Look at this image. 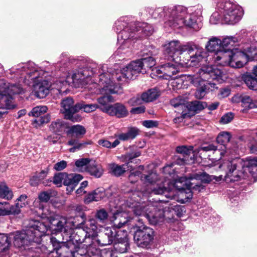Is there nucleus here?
Listing matches in <instances>:
<instances>
[{"label":"nucleus","instance_id":"obj_59","mask_svg":"<svg viewBox=\"0 0 257 257\" xmlns=\"http://www.w3.org/2000/svg\"><path fill=\"white\" fill-rule=\"evenodd\" d=\"M66 176V173H56L53 177V183L55 185L61 186V184L64 183V177Z\"/></svg>","mask_w":257,"mask_h":257},{"label":"nucleus","instance_id":"obj_46","mask_svg":"<svg viewBox=\"0 0 257 257\" xmlns=\"http://www.w3.org/2000/svg\"><path fill=\"white\" fill-rule=\"evenodd\" d=\"M241 106L248 109L257 107V101L253 100L248 95L242 94Z\"/></svg>","mask_w":257,"mask_h":257},{"label":"nucleus","instance_id":"obj_52","mask_svg":"<svg viewBox=\"0 0 257 257\" xmlns=\"http://www.w3.org/2000/svg\"><path fill=\"white\" fill-rule=\"evenodd\" d=\"M48 108L46 106H37L34 107L29 113V116L39 117L47 111Z\"/></svg>","mask_w":257,"mask_h":257},{"label":"nucleus","instance_id":"obj_17","mask_svg":"<svg viewBox=\"0 0 257 257\" xmlns=\"http://www.w3.org/2000/svg\"><path fill=\"white\" fill-rule=\"evenodd\" d=\"M121 232V231H116L115 229L111 227H107L104 228V230L99 235L97 234V236L92 242V247H95L98 250V252L96 254L93 252L92 253L95 257H100V250L99 246H106L111 244L116 239L117 235H118V233ZM89 252L91 253V251H89Z\"/></svg>","mask_w":257,"mask_h":257},{"label":"nucleus","instance_id":"obj_54","mask_svg":"<svg viewBox=\"0 0 257 257\" xmlns=\"http://www.w3.org/2000/svg\"><path fill=\"white\" fill-rule=\"evenodd\" d=\"M95 216L100 223H105L108 220V214L106 210L102 208L96 211Z\"/></svg>","mask_w":257,"mask_h":257},{"label":"nucleus","instance_id":"obj_19","mask_svg":"<svg viewBox=\"0 0 257 257\" xmlns=\"http://www.w3.org/2000/svg\"><path fill=\"white\" fill-rule=\"evenodd\" d=\"M231 52V67L241 68L250 60V52H251V44H246L241 48H236L230 50Z\"/></svg>","mask_w":257,"mask_h":257},{"label":"nucleus","instance_id":"obj_38","mask_svg":"<svg viewBox=\"0 0 257 257\" xmlns=\"http://www.w3.org/2000/svg\"><path fill=\"white\" fill-rule=\"evenodd\" d=\"M146 55L148 56L146 57L145 53H144L142 55L143 58L140 59L142 63L143 71L145 72V73H147L150 69L156 65V60L152 56V54H147Z\"/></svg>","mask_w":257,"mask_h":257},{"label":"nucleus","instance_id":"obj_42","mask_svg":"<svg viewBox=\"0 0 257 257\" xmlns=\"http://www.w3.org/2000/svg\"><path fill=\"white\" fill-rule=\"evenodd\" d=\"M231 136L229 133L226 132H222L219 133L216 138V142L217 143L222 145L221 147V150L223 149L224 151H226L227 153L225 154V156L228 155V151L225 150L226 149L225 145L230 141Z\"/></svg>","mask_w":257,"mask_h":257},{"label":"nucleus","instance_id":"obj_3","mask_svg":"<svg viewBox=\"0 0 257 257\" xmlns=\"http://www.w3.org/2000/svg\"><path fill=\"white\" fill-rule=\"evenodd\" d=\"M164 47V53L168 56L169 60H175L177 59L175 55H180L179 61L189 65H195L203 58L202 50L197 49L195 45H181L179 41H172L166 44Z\"/></svg>","mask_w":257,"mask_h":257},{"label":"nucleus","instance_id":"obj_20","mask_svg":"<svg viewBox=\"0 0 257 257\" xmlns=\"http://www.w3.org/2000/svg\"><path fill=\"white\" fill-rule=\"evenodd\" d=\"M61 111L64 114L65 118L73 122L81 121L82 117L76 114L80 110V103L74 104L72 98L67 97L62 100L61 102Z\"/></svg>","mask_w":257,"mask_h":257},{"label":"nucleus","instance_id":"obj_27","mask_svg":"<svg viewBox=\"0 0 257 257\" xmlns=\"http://www.w3.org/2000/svg\"><path fill=\"white\" fill-rule=\"evenodd\" d=\"M105 112L109 115L115 116L118 118L125 117L128 114L126 107L120 103L110 104L109 108L105 109Z\"/></svg>","mask_w":257,"mask_h":257},{"label":"nucleus","instance_id":"obj_55","mask_svg":"<svg viewBox=\"0 0 257 257\" xmlns=\"http://www.w3.org/2000/svg\"><path fill=\"white\" fill-rule=\"evenodd\" d=\"M97 143L99 146H101L103 147L111 149L115 148L117 146H118L120 142L117 139L115 140L112 143H111L108 140H107L104 139H102L99 140Z\"/></svg>","mask_w":257,"mask_h":257},{"label":"nucleus","instance_id":"obj_33","mask_svg":"<svg viewBox=\"0 0 257 257\" xmlns=\"http://www.w3.org/2000/svg\"><path fill=\"white\" fill-rule=\"evenodd\" d=\"M165 212L167 213L168 221L171 222L174 220V215L178 217L183 215L184 207L178 204H170L169 206H167V209L165 210Z\"/></svg>","mask_w":257,"mask_h":257},{"label":"nucleus","instance_id":"obj_44","mask_svg":"<svg viewBox=\"0 0 257 257\" xmlns=\"http://www.w3.org/2000/svg\"><path fill=\"white\" fill-rule=\"evenodd\" d=\"M242 78L249 89L257 90V76H254L250 74L245 75Z\"/></svg>","mask_w":257,"mask_h":257},{"label":"nucleus","instance_id":"obj_61","mask_svg":"<svg viewBox=\"0 0 257 257\" xmlns=\"http://www.w3.org/2000/svg\"><path fill=\"white\" fill-rule=\"evenodd\" d=\"M80 109H83L84 111L86 112H91L99 108V106L97 104H80Z\"/></svg>","mask_w":257,"mask_h":257},{"label":"nucleus","instance_id":"obj_29","mask_svg":"<svg viewBox=\"0 0 257 257\" xmlns=\"http://www.w3.org/2000/svg\"><path fill=\"white\" fill-rule=\"evenodd\" d=\"M193 147L191 146L187 147L186 146H178L176 148V151L178 154L182 155L183 158H179L176 161V164L181 165L188 163L189 158L191 154L193 153Z\"/></svg>","mask_w":257,"mask_h":257},{"label":"nucleus","instance_id":"obj_36","mask_svg":"<svg viewBox=\"0 0 257 257\" xmlns=\"http://www.w3.org/2000/svg\"><path fill=\"white\" fill-rule=\"evenodd\" d=\"M160 91L157 88L150 89L141 95L142 100L146 102H149L156 99L160 95Z\"/></svg>","mask_w":257,"mask_h":257},{"label":"nucleus","instance_id":"obj_10","mask_svg":"<svg viewBox=\"0 0 257 257\" xmlns=\"http://www.w3.org/2000/svg\"><path fill=\"white\" fill-rule=\"evenodd\" d=\"M225 78L223 71L216 65L203 66L199 70L198 74L193 76L188 75L187 77V80L196 86L201 85L202 81H207L209 84H211L209 81L210 79L221 83Z\"/></svg>","mask_w":257,"mask_h":257},{"label":"nucleus","instance_id":"obj_13","mask_svg":"<svg viewBox=\"0 0 257 257\" xmlns=\"http://www.w3.org/2000/svg\"><path fill=\"white\" fill-rule=\"evenodd\" d=\"M22 91L23 89L19 84L6 83L3 80H0V105L7 109L14 108L15 104L12 95L19 94Z\"/></svg>","mask_w":257,"mask_h":257},{"label":"nucleus","instance_id":"obj_18","mask_svg":"<svg viewBox=\"0 0 257 257\" xmlns=\"http://www.w3.org/2000/svg\"><path fill=\"white\" fill-rule=\"evenodd\" d=\"M79 226L85 232V235L86 236V242L89 246V251H91L95 254L98 253V250L95 247H92V246H91L94 238L97 236L98 227L96 220L93 218L88 220L85 219Z\"/></svg>","mask_w":257,"mask_h":257},{"label":"nucleus","instance_id":"obj_45","mask_svg":"<svg viewBox=\"0 0 257 257\" xmlns=\"http://www.w3.org/2000/svg\"><path fill=\"white\" fill-rule=\"evenodd\" d=\"M83 177L79 174H68L64 177V185L67 186L69 185H77L78 182L82 179Z\"/></svg>","mask_w":257,"mask_h":257},{"label":"nucleus","instance_id":"obj_34","mask_svg":"<svg viewBox=\"0 0 257 257\" xmlns=\"http://www.w3.org/2000/svg\"><path fill=\"white\" fill-rule=\"evenodd\" d=\"M68 136L71 137H75L77 139H81L86 133V130L84 126L80 125H74L69 126L68 130L66 131Z\"/></svg>","mask_w":257,"mask_h":257},{"label":"nucleus","instance_id":"obj_39","mask_svg":"<svg viewBox=\"0 0 257 257\" xmlns=\"http://www.w3.org/2000/svg\"><path fill=\"white\" fill-rule=\"evenodd\" d=\"M139 130L136 127H131L125 133H121L117 135H115V137H117L119 140L122 141H126L134 139L138 135Z\"/></svg>","mask_w":257,"mask_h":257},{"label":"nucleus","instance_id":"obj_16","mask_svg":"<svg viewBox=\"0 0 257 257\" xmlns=\"http://www.w3.org/2000/svg\"><path fill=\"white\" fill-rule=\"evenodd\" d=\"M95 63H91L85 68H80L77 72L70 75L71 83H76L78 86H84L91 80V76L98 73V69Z\"/></svg>","mask_w":257,"mask_h":257},{"label":"nucleus","instance_id":"obj_53","mask_svg":"<svg viewBox=\"0 0 257 257\" xmlns=\"http://www.w3.org/2000/svg\"><path fill=\"white\" fill-rule=\"evenodd\" d=\"M50 120V115L46 114L32 121V124L35 127H39L45 123H47Z\"/></svg>","mask_w":257,"mask_h":257},{"label":"nucleus","instance_id":"obj_15","mask_svg":"<svg viewBox=\"0 0 257 257\" xmlns=\"http://www.w3.org/2000/svg\"><path fill=\"white\" fill-rule=\"evenodd\" d=\"M171 60L161 65L159 68L153 69L151 74L152 77H158L167 80L176 78V76H174L179 73L181 68L180 65L184 63L177 59Z\"/></svg>","mask_w":257,"mask_h":257},{"label":"nucleus","instance_id":"obj_23","mask_svg":"<svg viewBox=\"0 0 257 257\" xmlns=\"http://www.w3.org/2000/svg\"><path fill=\"white\" fill-rule=\"evenodd\" d=\"M124 71V67L120 71H114L111 68L108 70V68L106 65H102L98 67V76L101 73L105 74V78L109 79L111 84L114 87L116 86H119L120 87V82L123 81V79H127L126 76L124 75L125 72Z\"/></svg>","mask_w":257,"mask_h":257},{"label":"nucleus","instance_id":"obj_40","mask_svg":"<svg viewBox=\"0 0 257 257\" xmlns=\"http://www.w3.org/2000/svg\"><path fill=\"white\" fill-rule=\"evenodd\" d=\"M78 139H79L77 138L71 139L68 141L67 145L72 146V147L69 150L70 152L74 153L85 148L87 145L90 144V143L87 142H80Z\"/></svg>","mask_w":257,"mask_h":257},{"label":"nucleus","instance_id":"obj_30","mask_svg":"<svg viewBox=\"0 0 257 257\" xmlns=\"http://www.w3.org/2000/svg\"><path fill=\"white\" fill-rule=\"evenodd\" d=\"M215 62L222 66L229 65L231 66V52L230 50L222 51L216 53L214 56Z\"/></svg>","mask_w":257,"mask_h":257},{"label":"nucleus","instance_id":"obj_31","mask_svg":"<svg viewBox=\"0 0 257 257\" xmlns=\"http://www.w3.org/2000/svg\"><path fill=\"white\" fill-rule=\"evenodd\" d=\"M190 181L194 182L198 184H201V182L209 183L214 179L216 180V177L213 175H209L204 172L191 174L188 178Z\"/></svg>","mask_w":257,"mask_h":257},{"label":"nucleus","instance_id":"obj_2","mask_svg":"<svg viewBox=\"0 0 257 257\" xmlns=\"http://www.w3.org/2000/svg\"><path fill=\"white\" fill-rule=\"evenodd\" d=\"M164 16V27L173 29L183 27L189 30L199 31L202 27L200 18L194 13L188 14L186 8L178 6L171 8H159L152 13L155 19Z\"/></svg>","mask_w":257,"mask_h":257},{"label":"nucleus","instance_id":"obj_14","mask_svg":"<svg viewBox=\"0 0 257 257\" xmlns=\"http://www.w3.org/2000/svg\"><path fill=\"white\" fill-rule=\"evenodd\" d=\"M134 219L137 221V223L135 225L137 228L134 236L135 242L138 246L147 247L153 240L154 231L150 227L145 226L142 219L139 218Z\"/></svg>","mask_w":257,"mask_h":257},{"label":"nucleus","instance_id":"obj_28","mask_svg":"<svg viewBox=\"0 0 257 257\" xmlns=\"http://www.w3.org/2000/svg\"><path fill=\"white\" fill-rule=\"evenodd\" d=\"M69 241L76 242L77 243H83L82 246L83 247H89V245L86 242V236L85 235V232L81 229L79 226L78 228L74 230H70Z\"/></svg>","mask_w":257,"mask_h":257},{"label":"nucleus","instance_id":"obj_6","mask_svg":"<svg viewBox=\"0 0 257 257\" xmlns=\"http://www.w3.org/2000/svg\"><path fill=\"white\" fill-rule=\"evenodd\" d=\"M220 167L225 171L226 181L235 182L243 178V172L240 170V168H246L254 178L257 179V158L245 161L236 158L224 162Z\"/></svg>","mask_w":257,"mask_h":257},{"label":"nucleus","instance_id":"obj_24","mask_svg":"<svg viewBox=\"0 0 257 257\" xmlns=\"http://www.w3.org/2000/svg\"><path fill=\"white\" fill-rule=\"evenodd\" d=\"M51 242L53 246L57 249V252L63 257H72L73 253L70 247L74 245L73 243L69 240L66 242H60L57 241L54 237L51 238Z\"/></svg>","mask_w":257,"mask_h":257},{"label":"nucleus","instance_id":"obj_48","mask_svg":"<svg viewBox=\"0 0 257 257\" xmlns=\"http://www.w3.org/2000/svg\"><path fill=\"white\" fill-rule=\"evenodd\" d=\"M49 169L46 168L45 170H42L39 174L34 176L31 180V184L34 186L37 185L41 183L47 176Z\"/></svg>","mask_w":257,"mask_h":257},{"label":"nucleus","instance_id":"obj_25","mask_svg":"<svg viewBox=\"0 0 257 257\" xmlns=\"http://www.w3.org/2000/svg\"><path fill=\"white\" fill-rule=\"evenodd\" d=\"M124 75L129 79H133L134 76L139 73L144 74L142 63L140 59L132 61L128 65L124 67Z\"/></svg>","mask_w":257,"mask_h":257},{"label":"nucleus","instance_id":"obj_58","mask_svg":"<svg viewBox=\"0 0 257 257\" xmlns=\"http://www.w3.org/2000/svg\"><path fill=\"white\" fill-rule=\"evenodd\" d=\"M206 104L203 102L195 101L190 104V109L194 111H200L204 109Z\"/></svg>","mask_w":257,"mask_h":257},{"label":"nucleus","instance_id":"obj_22","mask_svg":"<svg viewBox=\"0 0 257 257\" xmlns=\"http://www.w3.org/2000/svg\"><path fill=\"white\" fill-rule=\"evenodd\" d=\"M42 210L43 212L41 217L43 219H47L48 222L46 223L41 221H40L47 225L49 226L48 229L51 227L58 231H62L63 230L65 231L66 230V228L68 226L67 219L65 217H61L59 218H53V215L48 209L43 208Z\"/></svg>","mask_w":257,"mask_h":257},{"label":"nucleus","instance_id":"obj_12","mask_svg":"<svg viewBox=\"0 0 257 257\" xmlns=\"http://www.w3.org/2000/svg\"><path fill=\"white\" fill-rule=\"evenodd\" d=\"M10 74H15L18 77L20 75V79L27 85H30L31 82H34L37 78L40 77L41 72L38 68L32 62L27 63H21L16 68L13 67L9 70Z\"/></svg>","mask_w":257,"mask_h":257},{"label":"nucleus","instance_id":"obj_5","mask_svg":"<svg viewBox=\"0 0 257 257\" xmlns=\"http://www.w3.org/2000/svg\"><path fill=\"white\" fill-rule=\"evenodd\" d=\"M127 204L134 214L144 216L151 224H159L165 220L168 221L167 213L165 212L167 206H164L162 202L141 203L138 201L132 203L127 201Z\"/></svg>","mask_w":257,"mask_h":257},{"label":"nucleus","instance_id":"obj_8","mask_svg":"<svg viewBox=\"0 0 257 257\" xmlns=\"http://www.w3.org/2000/svg\"><path fill=\"white\" fill-rule=\"evenodd\" d=\"M114 197L115 198L114 199L112 197L110 198V206L115 208L122 209V206L125 204V206H127L128 208V210L124 211L117 210L116 212L114 213L113 215L111 218V221L113 223V226L116 228H120L127 222H130L131 219H132V218L128 216L126 212H131L133 211L128 206L127 202L128 201V202H131L132 203H135L138 202V201H140V199L138 192H137L133 193L131 197L128 196V198L126 200H120L119 196H114ZM138 217L136 216L132 218V219L134 220V221H136L134 219Z\"/></svg>","mask_w":257,"mask_h":257},{"label":"nucleus","instance_id":"obj_26","mask_svg":"<svg viewBox=\"0 0 257 257\" xmlns=\"http://www.w3.org/2000/svg\"><path fill=\"white\" fill-rule=\"evenodd\" d=\"M33 87L35 95L42 98L48 94L51 85L46 80H39L33 85Z\"/></svg>","mask_w":257,"mask_h":257},{"label":"nucleus","instance_id":"obj_63","mask_svg":"<svg viewBox=\"0 0 257 257\" xmlns=\"http://www.w3.org/2000/svg\"><path fill=\"white\" fill-rule=\"evenodd\" d=\"M234 114L231 112H228L224 114L221 118L220 122L223 124L230 122L233 118Z\"/></svg>","mask_w":257,"mask_h":257},{"label":"nucleus","instance_id":"obj_56","mask_svg":"<svg viewBox=\"0 0 257 257\" xmlns=\"http://www.w3.org/2000/svg\"><path fill=\"white\" fill-rule=\"evenodd\" d=\"M237 41V39L236 38L232 36H227L221 40V48H224L229 46H232Z\"/></svg>","mask_w":257,"mask_h":257},{"label":"nucleus","instance_id":"obj_1","mask_svg":"<svg viewBox=\"0 0 257 257\" xmlns=\"http://www.w3.org/2000/svg\"><path fill=\"white\" fill-rule=\"evenodd\" d=\"M141 179L145 183L148 184L149 189L146 190L149 193H154L158 195H164L167 198L174 199L177 201H180L182 203L186 202L192 197L193 190L200 192L203 189V186L198 184L192 181H190L188 178L181 177L176 180L172 185L173 188L178 190L177 195L175 193L173 189L170 187L167 188L165 184L169 185V182H165L162 185L156 187L154 186L153 183L157 180V175L156 173H151L148 175H141Z\"/></svg>","mask_w":257,"mask_h":257},{"label":"nucleus","instance_id":"obj_9","mask_svg":"<svg viewBox=\"0 0 257 257\" xmlns=\"http://www.w3.org/2000/svg\"><path fill=\"white\" fill-rule=\"evenodd\" d=\"M105 78V74L101 73L99 75V80L97 85L100 92L103 96L97 98V102L99 104V108L102 111L105 112V109L109 108L110 105L108 103L114 101L111 94L121 93L122 92V88L119 86H114L111 84L109 79Z\"/></svg>","mask_w":257,"mask_h":257},{"label":"nucleus","instance_id":"obj_4","mask_svg":"<svg viewBox=\"0 0 257 257\" xmlns=\"http://www.w3.org/2000/svg\"><path fill=\"white\" fill-rule=\"evenodd\" d=\"M216 10L210 18L211 24H217L222 20L226 24L234 25L238 23L243 15L242 7L234 0H218Z\"/></svg>","mask_w":257,"mask_h":257},{"label":"nucleus","instance_id":"obj_49","mask_svg":"<svg viewBox=\"0 0 257 257\" xmlns=\"http://www.w3.org/2000/svg\"><path fill=\"white\" fill-rule=\"evenodd\" d=\"M11 242L9 237L6 234L0 233V252L7 250Z\"/></svg>","mask_w":257,"mask_h":257},{"label":"nucleus","instance_id":"obj_64","mask_svg":"<svg viewBox=\"0 0 257 257\" xmlns=\"http://www.w3.org/2000/svg\"><path fill=\"white\" fill-rule=\"evenodd\" d=\"M67 166V162L66 161L62 160L56 163L54 166V169L57 171L64 170Z\"/></svg>","mask_w":257,"mask_h":257},{"label":"nucleus","instance_id":"obj_35","mask_svg":"<svg viewBox=\"0 0 257 257\" xmlns=\"http://www.w3.org/2000/svg\"><path fill=\"white\" fill-rule=\"evenodd\" d=\"M87 172L90 175L97 178H99L103 174V169L101 166L95 161L91 160L87 167Z\"/></svg>","mask_w":257,"mask_h":257},{"label":"nucleus","instance_id":"obj_11","mask_svg":"<svg viewBox=\"0 0 257 257\" xmlns=\"http://www.w3.org/2000/svg\"><path fill=\"white\" fill-rule=\"evenodd\" d=\"M114 31L116 32H152L155 31L153 26L147 23L134 21L128 17H123L114 23Z\"/></svg>","mask_w":257,"mask_h":257},{"label":"nucleus","instance_id":"obj_51","mask_svg":"<svg viewBox=\"0 0 257 257\" xmlns=\"http://www.w3.org/2000/svg\"><path fill=\"white\" fill-rule=\"evenodd\" d=\"M217 147L214 146L213 144H209L206 146H203L199 149V151H204L207 152L210 151H214L215 153L216 154H219L221 157H223L225 156V154L227 153L226 151H224L223 149L222 150H220L217 148Z\"/></svg>","mask_w":257,"mask_h":257},{"label":"nucleus","instance_id":"obj_41","mask_svg":"<svg viewBox=\"0 0 257 257\" xmlns=\"http://www.w3.org/2000/svg\"><path fill=\"white\" fill-rule=\"evenodd\" d=\"M206 47L208 51L218 53L222 49L221 40L217 38H212L208 42Z\"/></svg>","mask_w":257,"mask_h":257},{"label":"nucleus","instance_id":"obj_60","mask_svg":"<svg viewBox=\"0 0 257 257\" xmlns=\"http://www.w3.org/2000/svg\"><path fill=\"white\" fill-rule=\"evenodd\" d=\"M95 201H98L104 199L106 197V192L103 188H98L93 191Z\"/></svg>","mask_w":257,"mask_h":257},{"label":"nucleus","instance_id":"obj_37","mask_svg":"<svg viewBox=\"0 0 257 257\" xmlns=\"http://www.w3.org/2000/svg\"><path fill=\"white\" fill-rule=\"evenodd\" d=\"M68 124L63 120L57 119L53 121L50 125V128L56 133H62L68 130Z\"/></svg>","mask_w":257,"mask_h":257},{"label":"nucleus","instance_id":"obj_43","mask_svg":"<svg viewBox=\"0 0 257 257\" xmlns=\"http://www.w3.org/2000/svg\"><path fill=\"white\" fill-rule=\"evenodd\" d=\"M67 84L70 85V75H68L66 78L62 77L55 81L53 84H50L52 89H56L59 92L60 89Z\"/></svg>","mask_w":257,"mask_h":257},{"label":"nucleus","instance_id":"obj_50","mask_svg":"<svg viewBox=\"0 0 257 257\" xmlns=\"http://www.w3.org/2000/svg\"><path fill=\"white\" fill-rule=\"evenodd\" d=\"M90 161L91 160L89 159L81 158L75 162V166L79 171H86Z\"/></svg>","mask_w":257,"mask_h":257},{"label":"nucleus","instance_id":"obj_62","mask_svg":"<svg viewBox=\"0 0 257 257\" xmlns=\"http://www.w3.org/2000/svg\"><path fill=\"white\" fill-rule=\"evenodd\" d=\"M172 106L174 107H180L183 108L184 107L185 100L180 97L173 99L170 101Z\"/></svg>","mask_w":257,"mask_h":257},{"label":"nucleus","instance_id":"obj_57","mask_svg":"<svg viewBox=\"0 0 257 257\" xmlns=\"http://www.w3.org/2000/svg\"><path fill=\"white\" fill-rule=\"evenodd\" d=\"M55 195V192L52 190L44 191L40 193L38 198L41 202H47L51 197Z\"/></svg>","mask_w":257,"mask_h":257},{"label":"nucleus","instance_id":"obj_21","mask_svg":"<svg viewBox=\"0 0 257 257\" xmlns=\"http://www.w3.org/2000/svg\"><path fill=\"white\" fill-rule=\"evenodd\" d=\"M141 152L139 149L137 147H133L130 152H127L124 155L125 161L126 164L118 165L115 163H110L108 165L109 172L115 176H120L125 172L126 166L130 167L129 164L133 162V160L139 157Z\"/></svg>","mask_w":257,"mask_h":257},{"label":"nucleus","instance_id":"obj_47","mask_svg":"<svg viewBox=\"0 0 257 257\" xmlns=\"http://www.w3.org/2000/svg\"><path fill=\"white\" fill-rule=\"evenodd\" d=\"M13 197L12 191L5 183L0 184V198L7 200L11 199Z\"/></svg>","mask_w":257,"mask_h":257},{"label":"nucleus","instance_id":"obj_7","mask_svg":"<svg viewBox=\"0 0 257 257\" xmlns=\"http://www.w3.org/2000/svg\"><path fill=\"white\" fill-rule=\"evenodd\" d=\"M48 226L39 220L30 223L28 229L25 231H17L14 236V245L20 247L28 242H38L40 238L47 232Z\"/></svg>","mask_w":257,"mask_h":257},{"label":"nucleus","instance_id":"obj_32","mask_svg":"<svg viewBox=\"0 0 257 257\" xmlns=\"http://www.w3.org/2000/svg\"><path fill=\"white\" fill-rule=\"evenodd\" d=\"M120 233L117 235L114 241V249L117 252L122 253L126 252L129 248V243L128 238L126 235L123 237H119Z\"/></svg>","mask_w":257,"mask_h":257}]
</instances>
